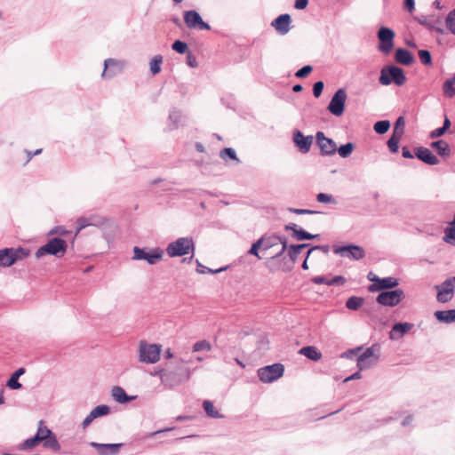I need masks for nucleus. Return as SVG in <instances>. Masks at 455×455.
<instances>
[{"label": "nucleus", "mask_w": 455, "mask_h": 455, "mask_svg": "<svg viewBox=\"0 0 455 455\" xmlns=\"http://www.w3.org/2000/svg\"><path fill=\"white\" fill-rule=\"evenodd\" d=\"M170 258L183 257V263H189L196 251V243L191 236L179 237L169 243L164 250Z\"/></svg>", "instance_id": "obj_1"}, {"label": "nucleus", "mask_w": 455, "mask_h": 455, "mask_svg": "<svg viewBox=\"0 0 455 455\" xmlns=\"http://www.w3.org/2000/svg\"><path fill=\"white\" fill-rule=\"evenodd\" d=\"M68 242L60 236H52L47 242L40 246L35 253V257L39 259L46 255L53 256L57 259L64 257L68 251Z\"/></svg>", "instance_id": "obj_2"}, {"label": "nucleus", "mask_w": 455, "mask_h": 455, "mask_svg": "<svg viewBox=\"0 0 455 455\" xmlns=\"http://www.w3.org/2000/svg\"><path fill=\"white\" fill-rule=\"evenodd\" d=\"M37 430L41 438V443L44 449H50L53 452H60L61 454H76L74 451H61V446L55 433L50 429L43 419L39 420Z\"/></svg>", "instance_id": "obj_3"}, {"label": "nucleus", "mask_w": 455, "mask_h": 455, "mask_svg": "<svg viewBox=\"0 0 455 455\" xmlns=\"http://www.w3.org/2000/svg\"><path fill=\"white\" fill-rule=\"evenodd\" d=\"M164 255V250L159 246H134L132 248V260L146 261L148 265H156L160 262Z\"/></svg>", "instance_id": "obj_4"}, {"label": "nucleus", "mask_w": 455, "mask_h": 455, "mask_svg": "<svg viewBox=\"0 0 455 455\" xmlns=\"http://www.w3.org/2000/svg\"><path fill=\"white\" fill-rule=\"evenodd\" d=\"M31 253L28 248L19 245L18 247H4L0 249V267H9L18 261L28 258Z\"/></svg>", "instance_id": "obj_5"}, {"label": "nucleus", "mask_w": 455, "mask_h": 455, "mask_svg": "<svg viewBox=\"0 0 455 455\" xmlns=\"http://www.w3.org/2000/svg\"><path fill=\"white\" fill-rule=\"evenodd\" d=\"M406 75L402 68L395 65L384 66L380 69L379 83L381 85H390L395 84L396 86H402L406 82Z\"/></svg>", "instance_id": "obj_6"}, {"label": "nucleus", "mask_w": 455, "mask_h": 455, "mask_svg": "<svg viewBox=\"0 0 455 455\" xmlns=\"http://www.w3.org/2000/svg\"><path fill=\"white\" fill-rule=\"evenodd\" d=\"M162 345L156 343H148L146 340H140L139 346V360L145 363H156L161 357Z\"/></svg>", "instance_id": "obj_7"}, {"label": "nucleus", "mask_w": 455, "mask_h": 455, "mask_svg": "<svg viewBox=\"0 0 455 455\" xmlns=\"http://www.w3.org/2000/svg\"><path fill=\"white\" fill-rule=\"evenodd\" d=\"M109 219L98 214L81 216L76 221V235L87 227L92 226L105 229L109 226Z\"/></svg>", "instance_id": "obj_8"}, {"label": "nucleus", "mask_w": 455, "mask_h": 455, "mask_svg": "<svg viewBox=\"0 0 455 455\" xmlns=\"http://www.w3.org/2000/svg\"><path fill=\"white\" fill-rule=\"evenodd\" d=\"M395 33L392 28L381 26L377 32L378 50L384 54L390 53L395 45Z\"/></svg>", "instance_id": "obj_9"}, {"label": "nucleus", "mask_w": 455, "mask_h": 455, "mask_svg": "<svg viewBox=\"0 0 455 455\" xmlns=\"http://www.w3.org/2000/svg\"><path fill=\"white\" fill-rule=\"evenodd\" d=\"M284 372V366L280 363H275L259 368L257 371L258 377L263 383H272L280 379Z\"/></svg>", "instance_id": "obj_10"}, {"label": "nucleus", "mask_w": 455, "mask_h": 455, "mask_svg": "<svg viewBox=\"0 0 455 455\" xmlns=\"http://www.w3.org/2000/svg\"><path fill=\"white\" fill-rule=\"evenodd\" d=\"M405 298L403 290L400 288L381 291L376 297V302L384 307H395Z\"/></svg>", "instance_id": "obj_11"}, {"label": "nucleus", "mask_w": 455, "mask_h": 455, "mask_svg": "<svg viewBox=\"0 0 455 455\" xmlns=\"http://www.w3.org/2000/svg\"><path fill=\"white\" fill-rule=\"evenodd\" d=\"M347 98L346 90L344 88L338 89L332 95L327 106V110L334 116H341L345 112Z\"/></svg>", "instance_id": "obj_12"}, {"label": "nucleus", "mask_w": 455, "mask_h": 455, "mask_svg": "<svg viewBox=\"0 0 455 455\" xmlns=\"http://www.w3.org/2000/svg\"><path fill=\"white\" fill-rule=\"evenodd\" d=\"M332 250L335 254L348 258L353 260H360L365 257L364 249L360 245L353 243L341 246H333Z\"/></svg>", "instance_id": "obj_13"}, {"label": "nucleus", "mask_w": 455, "mask_h": 455, "mask_svg": "<svg viewBox=\"0 0 455 455\" xmlns=\"http://www.w3.org/2000/svg\"><path fill=\"white\" fill-rule=\"evenodd\" d=\"M436 291V300L440 303H446L452 299L455 290V281L452 277L445 279L442 283L435 285Z\"/></svg>", "instance_id": "obj_14"}, {"label": "nucleus", "mask_w": 455, "mask_h": 455, "mask_svg": "<svg viewBox=\"0 0 455 455\" xmlns=\"http://www.w3.org/2000/svg\"><path fill=\"white\" fill-rule=\"evenodd\" d=\"M399 285V279L393 276L387 277H379L378 275H374L373 283L368 286V291L370 292L385 291L395 289Z\"/></svg>", "instance_id": "obj_15"}, {"label": "nucleus", "mask_w": 455, "mask_h": 455, "mask_svg": "<svg viewBox=\"0 0 455 455\" xmlns=\"http://www.w3.org/2000/svg\"><path fill=\"white\" fill-rule=\"evenodd\" d=\"M315 144L320 148L321 156H332L337 152L336 142L321 131L315 133Z\"/></svg>", "instance_id": "obj_16"}, {"label": "nucleus", "mask_w": 455, "mask_h": 455, "mask_svg": "<svg viewBox=\"0 0 455 455\" xmlns=\"http://www.w3.org/2000/svg\"><path fill=\"white\" fill-rule=\"evenodd\" d=\"M125 61L108 58L104 60V68L101 74L103 78H113L121 74L125 68Z\"/></svg>", "instance_id": "obj_17"}, {"label": "nucleus", "mask_w": 455, "mask_h": 455, "mask_svg": "<svg viewBox=\"0 0 455 455\" xmlns=\"http://www.w3.org/2000/svg\"><path fill=\"white\" fill-rule=\"evenodd\" d=\"M292 141L300 153L306 154L311 148L313 136H306L299 130H295L292 133Z\"/></svg>", "instance_id": "obj_18"}, {"label": "nucleus", "mask_w": 455, "mask_h": 455, "mask_svg": "<svg viewBox=\"0 0 455 455\" xmlns=\"http://www.w3.org/2000/svg\"><path fill=\"white\" fill-rule=\"evenodd\" d=\"M89 445L95 449L99 455H117L121 448L124 445L123 443H101L91 442Z\"/></svg>", "instance_id": "obj_19"}, {"label": "nucleus", "mask_w": 455, "mask_h": 455, "mask_svg": "<svg viewBox=\"0 0 455 455\" xmlns=\"http://www.w3.org/2000/svg\"><path fill=\"white\" fill-rule=\"evenodd\" d=\"M291 17L288 13L280 14L272 20L271 26L276 32L282 36L286 35L291 30Z\"/></svg>", "instance_id": "obj_20"}, {"label": "nucleus", "mask_w": 455, "mask_h": 455, "mask_svg": "<svg viewBox=\"0 0 455 455\" xmlns=\"http://www.w3.org/2000/svg\"><path fill=\"white\" fill-rule=\"evenodd\" d=\"M414 156L428 165H436L439 164L437 156H435L429 148L423 146H419L414 148Z\"/></svg>", "instance_id": "obj_21"}, {"label": "nucleus", "mask_w": 455, "mask_h": 455, "mask_svg": "<svg viewBox=\"0 0 455 455\" xmlns=\"http://www.w3.org/2000/svg\"><path fill=\"white\" fill-rule=\"evenodd\" d=\"M413 328V324L407 322H396L389 331L390 339H399Z\"/></svg>", "instance_id": "obj_22"}, {"label": "nucleus", "mask_w": 455, "mask_h": 455, "mask_svg": "<svg viewBox=\"0 0 455 455\" xmlns=\"http://www.w3.org/2000/svg\"><path fill=\"white\" fill-rule=\"evenodd\" d=\"M395 60L403 66H411L414 63L413 54L407 49L399 47L395 52Z\"/></svg>", "instance_id": "obj_23"}, {"label": "nucleus", "mask_w": 455, "mask_h": 455, "mask_svg": "<svg viewBox=\"0 0 455 455\" xmlns=\"http://www.w3.org/2000/svg\"><path fill=\"white\" fill-rule=\"evenodd\" d=\"M111 395L113 399L120 404H127L137 398V395H128L126 391L120 386H115L112 388Z\"/></svg>", "instance_id": "obj_24"}, {"label": "nucleus", "mask_w": 455, "mask_h": 455, "mask_svg": "<svg viewBox=\"0 0 455 455\" xmlns=\"http://www.w3.org/2000/svg\"><path fill=\"white\" fill-rule=\"evenodd\" d=\"M26 368L20 367L16 371H14L9 379H7L5 385L11 390H19L23 387V385L19 381V379L25 374Z\"/></svg>", "instance_id": "obj_25"}, {"label": "nucleus", "mask_w": 455, "mask_h": 455, "mask_svg": "<svg viewBox=\"0 0 455 455\" xmlns=\"http://www.w3.org/2000/svg\"><path fill=\"white\" fill-rule=\"evenodd\" d=\"M41 443L38 430L33 436H30L17 445V450L21 451H30Z\"/></svg>", "instance_id": "obj_26"}, {"label": "nucleus", "mask_w": 455, "mask_h": 455, "mask_svg": "<svg viewBox=\"0 0 455 455\" xmlns=\"http://www.w3.org/2000/svg\"><path fill=\"white\" fill-rule=\"evenodd\" d=\"M183 20L188 28L195 29L199 28V12L196 10L184 11Z\"/></svg>", "instance_id": "obj_27"}, {"label": "nucleus", "mask_w": 455, "mask_h": 455, "mask_svg": "<svg viewBox=\"0 0 455 455\" xmlns=\"http://www.w3.org/2000/svg\"><path fill=\"white\" fill-rule=\"evenodd\" d=\"M434 316L439 323H455V309L437 310L434 313Z\"/></svg>", "instance_id": "obj_28"}, {"label": "nucleus", "mask_w": 455, "mask_h": 455, "mask_svg": "<svg viewBox=\"0 0 455 455\" xmlns=\"http://www.w3.org/2000/svg\"><path fill=\"white\" fill-rule=\"evenodd\" d=\"M299 354L313 362L319 361L323 356L322 353L315 346H305L299 350Z\"/></svg>", "instance_id": "obj_29"}, {"label": "nucleus", "mask_w": 455, "mask_h": 455, "mask_svg": "<svg viewBox=\"0 0 455 455\" xmlns=\"http://www.w3.org/2000/svg\"><path fill=\"white\" fill-rule=\"evenodd\" d=\"M414 20L429 30H434L439 34L444 33V29L443 28L435 26V23L438 22L437 20H429L428 17L426 15L416 16L414 17Z\"/></svg>", "instance_id": "obj_30"}, {"label": "nucleus", "mask_w": 455, "mask_h": 455, "mask_svg": "<svg viewBox=\"0 0 455 455\" xmlns=\"http://www.w3.org/2000/svg\"><path fill=\"white\" fill-rule=\"evenodd\" d=\"M431 148H434L437 155L442 157H448L451 153L450 145L443 140L433 141L431 143Z\"/></svg>", "instance_id": "obj_31"}, {"label": "nucleus", "mask_w": 455, "mask_h": 455, "mask_svg": "<svg viewBox=\"0 0 455 455\" xmlns=\"http://www.w3.org/2000/svg\"><path fill=\"white\" fill-rule=\"evenodd\" d=\"M180 119H181V112L175 108H172L170 110L169 116H168L169 124H168L167 130L170 132V131L178 129Z\"/></svg>", "instance_id": "obj_32"}, {"label": "nucleus", "mask_w": 455, "mask_h": 455, "mask_svg": "<svg viewBox=\"0 0 455 455\" xmlns=\"http://www.w3.org/2000/svg\"><path fill=\"white\" fill-rule=\"evenodd\" d=\"M202 406L206 413V416L211 419H223L224 415L221 414L213 405L210 400H204Z\"/></svg>", "instance_id": "obj_33"}, {"label": "nucleus", "mask_w": 455, "mask_h": 455, "mask_svg": "<svg viewBox=\"0 0 455 455\" xmlns=\"http://www.w3.org/2000/svg\"><path fill=\"white\" fill-rule=\"evenodd\" d=\"M178 92L182 98L190 99L196 92V85L189 83H181L178 85Z\"/></svg>", "instance_id": "obj_34"}, {"label": "nucleus", "mask_w": 455, "mask_h": 455, "mask_svg": "<svg viewBox=\"0 0 455 455\" xmlns=\"http://www.w3.org/2000/svg\"><path fill=\"white\" fill-rule=\"evenodd\" d=\"M220 156L225 161H234L236 164L240 163L239 158L237 157L236 152L232 148H224L220 152Z\"/></svg>", "instance_id": "obj_35"}, {"label": "nucleus", "mask_w": 455, "mask_h": 455, "mask_svg": "<svg viewBox=\"0 0 455 455\" xmlns=\"http://www.w3.org/2000/svg\"><path fill=\"white\" fill-rule=\"evenodd\" d=\"M443 239L445 243L455 246L454 219L449 223L448 227L444 229V236Z\"/></svg>", "instance_id": "obj_36"}, {"label": "nucleus", "mask_w": 455, "mask_h": 455, "mask_svg": "<svg viewBox=\"0 0 455 455\" xmlns=\"http://www.w3.org/2000/svg\"><path fill=\"white\" fill-rule=\"evenodd\" d=\"M443 94L447 98L455 96V74L451 78L447 79L443 84Z\"/></svg>", "instance_id": "obj_37"}, {"label": "nucleus", "mask_w": 455, "mask_h": 455, "mask_svg": "<svg viewBox=\"0 0 455 455\" xmlns=\"http://www.w3.org/2000/svg\"><path fill=\"white\" fill-rule=\"evenodd\" d=\"M163 56L155 55L149 61V70L153 76L159 74L162 70Z\"/></svg>", "instance_id": "obj_38"}, {"label": "nucleus", "mask_w": 455, "mask_h": 455, "mask_svg": "<svg viewBox=\"0 0 455 455\" xmlns=\"http://www.w3.org/2000/svg\"><path fill=\"white\" fill-rule=\"evenodd\" d=\"M364 302V299L363 297L351 296L346 301V307L349 310L356 311L358 310Z\"/></svg>", "instance_id": "obj_39"}, {"label": "nucleus", "mask_w": 455, "mask_h": 455, "mask_svg": "<svg viewBox=\"0 0 455 455\" xmlns=\"http://www.w3.org/2000/svg\"><path fill=\"white\" fill-rule=\"evenodd\" d=\"M355 148V143L347 142L346 144L340 145L339 148L337 147V152L339 153L340 157L347 158L351 156Z\"/></svg>", "instance_id": "obj_40"}, {"label": "nucleus", "mask_w": 455, "mask_h": 455, "mask_svg": "<svg viewBox=\"0 0 455 455\" xmlns=\"http://www.w3.org/2000/svg\"><path fill=\"white\" fill-rule=\"evenodd\" d=\"M172 50L179 54H187L190 51L188 44L180 39H176L172 44Z\"/></svg>", "instance_id": "obj_41"}, {"label": "nucleus", "mask_w": 455, "mask_h": 455, "mask_svg": "<svg viewBox=\"0 0 455 455\" xmlns=\"http://www.w3.org/2000/svg\"><path fill=\"white\" fill-rule=\"evenodd\" d=\"M391 124L388 120H379L373 124V130L376 133L383 135L388 132Z\"/></svg>", "instance_id": "obj_42"}, {"label": "nucleus", "mask_w": 455, "mask_h": 455, "mask_svg": "<svg viewBox=\"0 0 455 455\" xmlns=\"http://www.w3.org/2000/svg\"><path fill=\"white\" fill-rule=\"evenodd\" d=\"M402 139V136L396 134H391L390 138L387 141V146L389 151L393 154H395L399 150V142Z\"/></svg>", "instance_id": "obj_43"}, {"label": "nucleus", "mask_w": 455, "mask_h": 455, "mask_svg": "<svg viewBox=\"0 0 455 455\" xmlns=\"http://www.w3.org/2000/svg\"><path fill=\"white\" fill-rule=\"evenodd\" d=\"M92 412L95 415L96 419L102 418L111 413V407L108 404H100L95 406Z\"/></svg>", "instance_id": "obj_44"}, {"label": "nucleus", "mask_w": 455, "mask_h": 455, "mask_svg": "<svg viewBox=\"0 0 455 455\" xmlns=\"http://www.w3.org/2000/svg\"><path fill=\"white\" fill-rule=\"evenodd\" d=\"M379 349L378 343L373 344L371 347H367L361 355H359V362H366L369 358L374 355V351Z\"/></svg>", "instance_id": "obj_45"}, {"label": "nucleus", "mask_w": 455, "mask_h": 455, "mask_svg": "<svg viewBox=\"0 0 455 455\" xmlns=\"http://www.w3.org/2000/svg\"><path fill=\"white\" fill-rule=\"evenodd\" d=\"M418 55L420 62L425 66H431L433 64L432 55L428 50H419Z\"/></svg>", "instance_id": "obj_46"}, {"label": "nucleus", "mask_w": 455, "mask_h": 455, "mask_svg": "<svg viewBox=\"0 0 455 455\" xmlns=\"http://www.w3.org/2000/svg\"><path fill=\"white\" fill-rule=\"evenodd\" d=\"M405 128V119L403 116H399L394 124L393 134L400 135L403 137Z\"/></svg>", "instance_id": "obj_47"}, {"label": "nucleus", "mask_w": 455, "mask_h": 455, "mask_svg": "<svg viewBox=\"0 0 455 455\" xmlns=\"http://www.w3.org/2000/svg\"><path fill=\"white\" fill-rule=\"evenodd\" d=\"M291 235L294 239L299 242L311 240V237H313L311 233L307 232L300 227L298 231H295V234H292Z\"/></svg>", "instance_id": "obj_48"}, {"label": "nucleus", "mask_w": 455, "mask_h": 455, "mask_svg": "<svg viewBox=\"0 0 455 455\" xmlns=\"http://www.w3.org/2000/svg\"><path fill=\"white\" fill-rule=\"evenodd\" d=\"M445 22L447 29L455 35V8L448 13Z\"/></svg>", "instance_id": "obj_49"}, {"label": "nucleus", "mask_w": 455, "mask_h": 455, "mask_svg": "<svg viewBox=\"0 0 455 455\" xmlns=\"http://www.w3.org/2000/svg\"><path fill=\"white\" fill-rule=\"evenodd\" d=\"M263 242H264V239L263 238H259L258 239L257 241H255L251 248L249 249L248 251V254L250 255H253V256H256L258 259H261V257L259 255V250L260 248L263 249Z\"/></svg>", "instance_id": "obj_50"}, {"label": "nucleus", "mask_w": 455, "mask_h": 455, "mask_svg": "<svg viewBox=\"0 0 455 455\" xmlns=\"http://www.w3.org/2000/svg\"><path fill=\"white\" fill-rule=\"evenodd\" d=\"M286 251H288V256L291 264L293 265L297 261L298 257L301 251L299 250L297 244H290Z\"/></svg>", "instance_id": "obj_51"}, {"label": "nucleus", "mask_w": 455, "mask_h": 455, "mask_svg": "<svg viewBox=\"0 0 455 455\" xmlns=\"http://www.w3.org/2000/svg\"><path fill=\"white\" fill-rule=\"evenodd\" d=\"M260 238L264 239L263 242V250L270 249L271 247L276 245V239H278L277 235H263Z\"/></svg>", "instance_id": "obj_52"}, {"label": "nucleus", "mask_w": 455, "mask_h": 455, "mask_svg": "<svg viewBox=\"0 0 455 455\" xmlns=\"http://www.w3.org/2000/svg\"><path fill=\"white\" fill-rule=\"evenodd\" d=\"M316 201L321 204H337L336 199L332 195L326 193H319L316 195Z\"/></svg>", "instance_id": "obj_53"}, {"label": "nucleus", "mask_w": 455, "mask_h": 455, "mask_svg": "<svg viewBox=\"0 0 455 455\" xmlns=\"http://www.w3.org/2000/svg\"><path fill=\"white\" fill-rule=\"evenodd\" d=\"M69 234L70 231L64 226H55L47 233V235L52 236L53 235H59L60 236H68Z\"/></svg>", "instance_id": "obj_54"}, {"label": "nucleus", "mask_w": 455, "mask_h": 455, "mask_svg": "<svg viewBox=\"0 0 455 455\" xmlns=\"http://www.w3.org/2000/svg\"><path fill=\"white\" fill-rule=\"evenodd\" d=\"M288 212L298 214V215H314V214H320L322 213L319 211L315 210H309V209H300V208H293V207H288Z\"/></svg>", "instance_id": "obj_55"}, {"label": "nucleus", "mask_w": 455, "mask_h": 455, "mask_svg": "<svg viewBox=\"0 0 455 455\" xmlns=\"http://www.w3.org/2000/svg\"><path fill=\"white\" fill-rule=\"evenodd\" d=\"M313 71V67L311 65H305L299 69H298L295 73V76L297 78H306L310 75V73Z\"/></svg>", "instance_id": "obj_56"}, {"label": "nucleus", "mask_w": 455, "mask_h": 455, "mask_svg": "<svg viewBox=\"0 0 455 455\" xmlns=\"http://www.w3.org/2000/svg\"><path fill=\"white\" fill-rule=\"evenodd\" d=\"M323 88H324V84L323 81H317L315 82L314 84H313V95L315 97V98H319L322 93H323Z\"/></svg>", "instance_id": "obj_57"}, {"label": "nucleus", "mask_w": 455, "mask_h": 455, "mask_svg": "<svg viewBox=\"0 0 455 455\" xmlns=\"http://www.w3.org/2000/svg\"><path fill=\"white\" fill-rule=\"evenodd\" d=\"M347 282V279L343 275H335L332 278H329V286L332 285H343Z\"/></svg>", "instance_id": "obj_58"}, {"label": "nucleus", "mask_w": 455, "mask_h": 455, "mask_svg": "<svg viewBox=\"0 0 455 455\" xmlns=\"http://www.w3.org/2000/svg\"><path fill=\"white\" fill-rule=\"evenodd\" d=\"M174 428L175 427H165V428H162V429H158V430H156V431H153V432L147 433L143 436V439H152V438H154L155 436H156L159 434H162V433H164V432H168V431H172Z\"/></svg>", "instance_id": "obj_59"}, {"label": "nucleus", "mask_w": 455, "mask_h": 455, "mask_svg": "<svg viewBox=\"0 0 455 455\" xmlns=\"http://www.w3.org/2000/svg\"><path fill=\"white\" fill-rule=\"evenodd\" d=\"M186 63L188 67L190 68H196L198 63H197V60H196V56L192 53L191 51H189L188 53H187V57H186Z\"/></svg>", "instance_id": "obj_60"}, {"label": "nucleus", "mask_w": 455, "mask_h": 455, "mask_svg": "<svg viewBox=\"0 0 455 455\" xmlns=\"http://www.w3.org/2000/svg\"><path fill=\"white\" fill-rule=\"evenodd\" d=\"M311 282L315 284L329 285V278L325 275H315L311 278Z\"/></svg>", "instance_id": "obj_61"}, {"label": "nucleus", "mask_w": 455, "mask_h": 455, "mask_svg": "<svg viewBox=\"0 0 455 455\" xmlns=\"http://www.w3.org/2000/svg\"><path fill=\"white\" fill-rule=\"evenodd\" d=\"M361 350V347L348 349L343 352L340 355L341 358H349L352 359L354 356L357 355V353Z\"/></svg>", "instance_id": "obj_62"}, {"label": "nucleus", "mask_w": 455, "mask_h": 455, "mask_svg": "<svg viewBox=\"0 0 455 455\" xmlns=\"http://www.w3.org/2000/svg\"><path fill=\"white\" fill-rule=\"evenodd\" d=\"M96 419V417L95 415H93V413L92 412V411H90V413L84 418V419L83 420L82 422V427L84 429H86L92 423V421Z\"/></svg>", "instance_id": "obj_63"}, {"label": "nucleus", "mask_w": 455, "mask_h": 455, "mask_svg": "<svg viewBox=\"0 0 455 455\" xmlns=\"http://www.w3.org/2000/svg\"><path fill=\"white\" fill-rule=\"evenodd\" d=\"M447 131L443 130V127H439V128H436L433 131L430 132L429 133V137L431 139H436V138H439V137H442L443 135L445 134Z\"/></svg>", "instance_id": "obj_64"}]
</instances>
